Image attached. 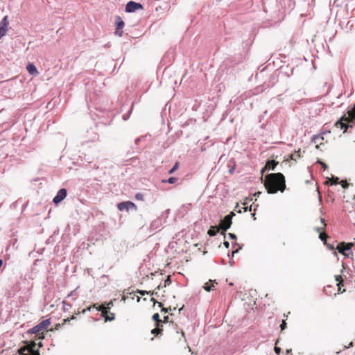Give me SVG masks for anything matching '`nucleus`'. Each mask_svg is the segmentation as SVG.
<instances>
[{"label":"nucleus","mask_w":355,"mask_h":355,"mask_svg":"<svg viewBox=\"0 0 355 355\" xmlns=\"http://www.w3.org/2000/svg\"><path fill=\"white\" fill-rule=\"evenodd\" d=\"M320 164H322L324 170H325L327 168V166L324 163L320 162Z\"/></svg>","instance_id":"nucleus-41"},{"label":"nucleus","mask_w":355,"mask_h":355,"mask_svg":"<svg viewBox=\"0 0 355 355\" xmlns=\"http://www.w3.org/2000/svg\"><path fill=\"white\" fill-rule=\"evenodd\" d=\"M277 164L278 162L274 159L268 160L265 165V169L273 171Z\"/></svg>","instance_id":"nucleus-15"},{"label":"nucleus","mask_w":355,"mask_h":355,"mask_svg":"<svg viewBox=\"0 0 355 355\" xmlns=\"http://www.w3.org/2000/svg\"><path fill=\"white\" fill-rule=\"evenodd\" d=\"M178 180V179L177 178L171 177V178H168L167 180H165V181L164 180L163 182H167V183H169V184H174Z\"/></svg>","instance_id":"nucleus-26"},{"label":"nucleus","mask_w":355,"mask_h":355,"mask_svg":"<svg viewBox=\"0 0 355 355\" xmlns=\"http://www.w3.org/2000/svg\"><path fill=\"white\" fill-rule=\"evenodd\" d=\"M67 189H60L57 195L53 198V200H64L67 196Z\"/></svg>","instance_id":"nucleus-13"},{"label":"nucleus","mask_w":355,"mask_h":355,"mask_svg":"<svg viewBox=\"0 0 355 355\" xmlns=\"http://www.w3.org/2000/svg\"><path fill=\"white\" fill-rule=\"evenodd\" d=\"M143 139H144V137H140L137 138V139H135V144H137H137H139V142L141 140H142Z\"/></svg>","instance_id":"nucleus-38"},{"label":"nucleus","mask_w":355,"mask_h":355,"mask_svg":"<svg viewBox=\"0 0 355 355\" xmlns=\"http://www.w3.org/2000/svg\"><path fill=\"white\" fill-rule=\"evenodd\" d=\"M335 280L337 282L338 291L343 293L345 291V289L341 290V286H343V279L341 275H336Z\"/></svg>","instance_id":"nucleus-14"},{"label":"nucleus","mask_w":355,"mask_h":355,"mask_svg":"<svg viewBox=\"0 0 355 355\" xmlns=\"http://www.w3.org/2000/svg\"><path fill=\"white\" fill-rule=\"evenodd\" d=\"M171 283V276H168L166 279L164 281V286L169 285Z\"/></svg>","instance_id":"nucleus-32"},{"label":"nucleus","mask_w":355,"mask_h":355,"mask_svg":"<svg viewBox=\"0 0 355 355\" xmlns=\"http://www.w3.org/2000/svg\"><path fill=\"white\" fill-rule=\"evenodd\" d=\"M348 114L349 116L353 117V121L355 120V107L352 108L349 112Z\"/></svg>","instance_id":"nucleus-28"},{"label":"nucleus","mask_w":355,"mask_h":355,"mask_svg":"<svg viewBox=\"0 0 355 355\" xmlns=\"http://www.w3.org/2000/svg\"><path fill=\"white\" fill-rule=\"evenodd\" d=\"M100 305H98V304H94L92 306H89L87 307V309H84L82 310L81 313H85L87 311H90L92 307L93 308H95L96 309H97V308Z\"/></svg>","instance_id":"nucleus-25"},{"label":"nucleus","mask_w":355,"mask_h":355,"mask_svg":"<svg viewBox=\"0 0 355 355\" xmlns=\"http://www.w3.org/2000/svg\"><path fill=\"white\" fill-rule=\"evenodd\" d=\"M115 24L116 27H118V29H123L125 26L124 21L120 16L116 17Z\"/></svg>","instance_id":"nucleus-17"},{"label":"nucleus","mask_w":355,"mask_h":355,"mask_svg":"<svg viewBox=\"0 0 355 355\" xmlns=\"http://www.w3.org/2000/svg\"><path fill=\"white\" fill-rule=\"evenodd\" d=\"M252 201H240V202H237L235 207L234 210L238 213H241L242 211L251 212V215L252 217H254L257 208L258 207V205H254V202L251 203ZM255 219V218H254Z\"/></svg>","instance_id":"nucleus-2"},{"label":"nucleus","mask_w":355,"mask_h":355,"mask_svg":"<svg viewBox=\"0 0 355 355\" xmlns=\"http://www.w3.org/2000/svg\"><path fill=\"white\" fill-rule=\"evenodd\" d=\"M159 288H160V286H159H159H157V289H159Z\"/></svg>","instance_id":"nucleus-52"},{"label":"nucleus","mask_w":355,"mask_h":355,"mask_svg":"<svg viewBox=\"0 0 355 355\" xmlns=\"http://www.w3.org/2000/svg\"><path fill=\"white\" fill-rule=\"evenodd\" d=\"M266 171H269L268 169H265V166L261 169V172L263 175Z\"/></svg>","instance_id":"nucleus-42"},{"label":"nucleus","mask_w":355,"mask_h":355,"mask_svg":"<svg viewBox=\"0 0 355 355\" xmlns=\"http://www.w3.org/2000/svg\"><path fill=\"white\" fill-rule=\"evenodd\" d=\"M265 187L268 193H275L278 191L283 192L286 188V181L281 173H270L265 178Z\"/></svg>","instance_id":"nucleus-1"},{"label":"nucleus","mask_w":355,"mask_h":355,"mask_svg":"<svg viewBox=\"0 0 355 355\" xmlns=\"http://www.w3.org/2000/svg\"><path fill=\"white\" fill-rule=\"evenodd\" d=\"M229 236L232 239H236V236L234 234L230 233Z\"/></svg>","instance_id":"nucleus-43"},{"label":"nucleus","mask_w":355,"mask_h":355,"mask_svg":"<svg viewBox=\"0 0 355 355\" xmlns=\"http://www.w3.org/2000/svg\"><path fill=\"white\" fill-rule=\"evenodd\" d=\"M153 319L156 322V325L159 326L162 321L159 319V315L158 313H155L153 315Z\"/></svg>","instance_id":"nucleus-20"},{"label":"nucleus","mask_w":355,"mask_h":355,"mask_svg":"<svg viewBox=\"0 0 355 355\" xmlns=\"http://www.w3.org/2000/svg\"><path fill=\"white\" fill-rule=\"evenodd\" d=\"M138 293H139L141 295L144 296L146 294H149L150 293L151 295H157V292H154L153 291L152 293H150V291L148 292V291H141V290H137V291Z\"/></svg>","instance_id":"nucleus-23"},{"label":"nucleus","mask_w":355,"mask_h":355,"mask_svg":"<svg viewBox=\"0 0 355 355\" xmlns=\"http://www.w3.org/2000/svg\"><path fill=\"white\" fill-rule=\"evenodd\" d=\"M353 199L355 200V196H354Z\"/></svg>","instance_id":"nucleus-53"},{"label":"nucleus","mask_w":355,"mask_h":355,"mask_svg":"<svg viewBox=\"0 0 355 355\" xmlns=\"http://www.w3.org/2000/svg\"><path fill=\"white\" fill-rule=\"evenodd\" d=\"M168 315H167V316H165V317L164 318V322H167V321H168Z\"/></svg>","instance_id":"nucleus-45"},{"label":"nucleus","mask_w":355,"mask_h":355,"mask_svg":"<svg viewBox=\"0 0 355 355\" xmlns=\"http://www.w3.org/2000/svg\"><path fill=\"white\" fill-rule=\"evenodd\" d=\"M162 329L159 327V326H157L156 328L153 329L152 331H151V333L153 334H155V335H158L159 334L162 333Z\"/></svg>","instance_id":"nucleus-24"},{"label":"nucleus","mask_w":355,"mask_h":355,"mask_svg":"<svg viewBox=\"0 0 355 355\" xmlns=\"http://www.w3.org/2000/svg\"><path fill=\"white\" fill-rule=\"evenodd\" d=\"M322 200V198H321L320 196H319V200Z\"/></svg>","instance_id":"nucleus-51"},{"label":"nucleus","mask_w":355,"mask_h":355,"mask_svg":"<svg viewBox=\"0 0 355 355\" xmlns=\"http://www.w3.org/2000/svg\"><path fill=\"white\" fill-rule=\"evenodd\" d=\"M168 310H171V307L169 309L164 308V307L162 308V311L164 312V313H167L168 311Z\"/></svg>","instance_id":"nucleus-39"},{"label":"nucleus","mask_w":355,"mask_h":355,"mask_svg":"<svg viewBox=\"0 0 355 355\" xmlns=\"http://www.w3.org/2000/svg\"><path fill=\"white\" fill-rule=\"evenodd\" d=\"M75 319V317L74 316H72L71 318H68L67 319H64L63 320V322L62 324H58L55 325V329H58L61 326L64 325L67 322H69L71 320H73Z\"/></svg>","instance_id":"nucleus-21"},{"label":"nucleus","mask_w":355,"mask_h":355,"mask_svg":"<svg viewBox=\"0 0 355 355\" xmlns=\"http://www.w3.org/2000/svg\"><path fill=\"white\" fill-rule=\"evenodd\" d=\"M275 353H276L277 354H278V355H279V354H280V352H281V348H280V347H279L275 346Z\"/></svg>","instance_id":"nucleus-37"},{"label":"nucleus","mask_w":355,"mask_h":355,"mask_svg":"<svg viewBox=\"0 0 355 355\" xmlns=\"http://www.w3.org/2000/svg\"><path fill=\"white\" fill-rule=\"evenodd\" d=\"M320 139V137L319 135H313L312 137V141L316 143L318 139ZM321 139H323V137H321Z\"/></svg>","instance_id":"nucleus-34"},{"label":"nucleus","mask_w":355,"mask_h":355,"mask_svg":"<svg viewBox=\"0 0 355 355\" xmlns=\"http://www.w3.org/2000/svg\"><path fill=\"white\" fill-rule=\"evenodd\" d=\"M135 205L132 201H123L118 204V208L120 211L127 210L130 209H135Z\"/></svg>","instance_id":"nucleus-11"},{"label":"nucleus","mask_w":355,"mask_h":355,"mask_svg":"<svg viewBox=\"0 0 355 355\" xmlns=\"http://www.w3.org/2000/svg\"><path fill=\"white\" fill-rule=\"evenodd\" d=\"M261 192H259V193H255L254 196H257V194H259H259H261Z\"/></svg>","instance_id":"nucleus-48"},{"label":"nucleus","mask_w":355,"mask_h":355,"mask_svg":"<svg viewBox=\"0 0 355 355\" xmlns=\"http://www.w3.org/2000/svg\"><path fill=\"white\" fill-rule=\"evenodd\" d=\"M228 167H229V173L232 175L235 170V164H234L232 166H230V164H228Z\"/></svg>","instance_id":"nucleus-30"},{"label":"nucleus","mask_w":355,"mask_h":355,"mask_svg":"<svg viewBox=\"0 0 355 355\" xmlns=\"http://www.w3.org/2000/svg\"><path fill=\"white\" fill-rule=\"evenodd\" d=\"M2 264H3V261L1 259H0V268H1L2 266Z\"/></svg>","instance_id":"nucleus-47"},{"label":"nucleus","mask_w":355,"mask_h":355,"mask_svg":"<svg viewBox=\"0 0 355 355\" xmlns=\"http://www.w3.org/2000/svg\"><path fill=\"white\" fill-rule=\"evenodd\" d=\"M135 198L136 200H143V195L140 193H137L135 195Z\"/></svg>","instance_id":"nucleus-36"},{"label":"nucleus","mask_w":355,"mask_h":355,"mask_svg":"<svg viewBox=\"0 0 355 355\" xmlns=\"http://www.w3.org/2000/svg\"><path fill=\"white\" fill-rule=\"evenodd\" d=\"M321 223L322 224V227H317L315 230L318 232L320 233V235H319V238L322 240V241H324L326 240V239L328 237L327 234L326 233H324V232H322L327 224L325 223V220L324 218H321Z\"/></svg>","instance_id":"nucleus-12"},{"label":"nucleus","mask_w":355,"mask_h":355,"mask_svg":"<svg viewBox=\"0 0 355 355\" xmlns=\"http://www.w3.org/2000/svg\"><path fill=\"white\" fill-rule=\"evenodd\" d=\"M37 344L34 341H31L24 347L18 349L19 355H40L38 349H36Z\"/></svg>","instance_id":"nucleus-4"},{"label":"nucleus","mask_w":355,"mask_h":355,"mask_svg":"<svg viewBox=\"0 0 355 355\" xmlns=\"http://www.w3.org/2000/svg\"><path fill=\"white\" fill-rule=\"evenodd\" d=\"M150 300L154 303V304L157 303L158 306L159 307H162V306H163L162 303V302H158L155 298L152 297Z\"/></svg>","instance_id":"nucleus-35"},{"label":"nucleus","mask_w":355,"mask_h":355,"mask_svg":"<svg viewBox=\"0 0 355 355\" xmlns=\"http://www.w3.org/2000/svg\"><path fill=\"white\" fill-rule=\"evenodd\" d=\"M301 157V150L299 149L297 151H295L293 154L291 155V158L292 159L295 160L296 158H299Z\"/></svg>","instance_id":"nucleus-22"},{"label":"nucleus","mask_w":355,"mask_h":355,"mask_svg":"<svg viewBox=\"0 0 355 355\" xmlns=\"http://www.w3.org/2000/svg\"><path fill=\"white\" fill-rule=\"evenodd\" d=\"M111 306H113V302H108L107 304V306L106 307H110V308Z\"/></svg>","instance_id":"nucleus-44"},{"label":"nucleus","mask_w":355,"mask_h":355,"mask_svg":"<svg viewBox=\"0 0 355 355\" xmlns=\"http://www.w3.org/2000/svg\"><path fill=\"white\" fill-rule=\"evenodd\" d=\"M143 8L142 5L140 3H137L132 1H130L127 3L125 6V12H133L136 10L141 9Z\"/></svg>","instance_id":"nucleus-10"},{"label":"nucleus","mask_w":355,"mask_h":355,"mask_svg":"<svg viewBox=\"0 0 355 355\" xmlns=\"http://www.w3.org/2000/svg\"><path fill=\"white\" fill-rule=\"evenodd\" d=\"M280 328H281V331H283V330H284L286 328V320H282V324L280 325Z\"/></svg>","instance_id":"nucleus-33"},{"label":"nucleus","mask_w":355,"mask_h":355,"mask_svg":"<svg viewBox=\"0 0 355 355\" xmlns=\"http://www.w3.org/2000/svg\"><path fill=\"white\" fill-rule=\"evenodd\" d=\"M353 245L354 244L352 243H345V242H341L337 245L336 249L340 254L348 256L349 252H351V248Z\"/></svg>","instance_id":"nucleus-9"},{"label":"nucleus","mask_w":355,"mask_h":355,"mask_svg":"<svg viewBox=\"0 0 355 355\" xmlns=\"http://www.w3.org/2000/svg\"><path fill=\"white\" fill-rule=\"evenodd\" d=\"M131 112H132V108L129 110V112L127 113V114H125L123 116V119L124 121H126L129 119L130 116V114H131Z\"/></svg>","instance_id":"nucleus-31"},{"label":"nucleus","mask_w":355,"mask_h":355,"mask_svg":"<svg viewBox=\"0 0 355 355\" xmlns=\"http://www.w3.org/2000/svg\"><path fill=\"white\" fill-rule=\"evenodd\" d=\"M234 216V212H231L230 214L227 215L222 220H220L219 223V229L225 232L227 229H229L232 225V219Z\"/></svg>","instance_id":"nucleus-7"},{"label":"nucleus","mask_w":355,"mask_h":355,"mask_svg":"<svg viewBox=\"0 0 355 355\" xmlns=\"http://www.w3.org/2000/svg\"><path fill=\"white\" fill-rule=\"evenodd\" d=\"M51 324V321L49 319L44 320L39 323L37 325L33 327L31 329L28 330V332L31 334H35L39 339H44V332L47 330L49 326Z\"/></svg>","instance_id":"nucleus-3"},{"label":"nucleus","mask_w":355,"mask_h":355,"mask_svg":"<svg viewBox=\"0 0 355 355\" xmlns=\"http://www.w3.org/2000/svg\"><path fill=\"white\" fill-rule=\"evenodd\" d=\"M345 122H353V119H349V117H346L345 115H343L340 120L337 121L335 123V126L337 128H340V129H344V133L347 132V129L349 128H352V125H347Z\"/></svg>","instance_id":"nucleus-6"},{"label":"nucleus","mask_w":355,"mask_h":355,"mask_svg":"<svg viewBox=\"0 0 355 355\" xmlns=\"http://www.w3.org/2000/svg\"><path fill=\"white\" fill-rule=\"evenodd\" d=\"M244 200H252V198L249 199V198L245 197Z\"/></svg>","instance_id":"nucleus-49"},{"label":"nucleus","mask_w":355,"mask_h":355,"mask_svg":"<svg viewBox=\"0 0 355 355\" xmlns=\"http://www.w3.org/2000/svg\"><path fill=\"white\" fill-rule=\"evenodd\" d=\"M60 202V201H58V200L54 201V202H55V204H58V202Z\"/></svg>","instance_id":"nucleus-50"},{"label":"nucleus","mask_w":355,"mask_h":355,"mask_svg":"<svg viewBox=\"0 0 355 355\" xmlns=\"http://www.w3.org/2000/svg\"><path fill=\"white\" fill-rule=\"evenodd\" d=\"M219 227H211L209 230H208V234L209 236H215L217 233V232L219 230Z\"/></svg>","instance_id":"nucleus-19"},{"label":"nucleus","mask_w":355,"mask_h":355,"mask_svg":"<svg viewBox=\"0 0 355 355\" xmlns=\"http://www.w3.org/2000/svg\"><path fill=\"white\" fill-rule=\"evenodd\" d=\"M178 166H179V163L175 162L174 166H173V168L171 169H170V171H168V173L172 174L173 173H174L178 169Z\"/></svg>","instance_id":"nucleus-27"},{"label":"nucleus","mask_w":355,"mask_h":355,"mask_svg":"<svg viewBox=\"0 0 355 355\" xmlns=\"http://www.w3.org/2000/svg\"><path fill=\"white\" fill-rule=\"evenodd\" d=\"M38 346H39V347H42L43 346L42 343V342H40V343H38Z\"/></svg>","instance_id":"nucleus-46"},{"label":"nucleus","mask_w":355,"mask_h":355,"mask_svg":"<svg viewBox=\"0 0 355 355\" xmlns=\"http://www.w3.org/2000/svg\"><path fill=\"white\" fill-rule=\"evenodd\" d=\"M223 244L227 248H228L230 246V243L228 241H225Z\"/></svg>","instance_id":"nucleus-40"},{"label":"nucleus","mask_w":355,"mask_h":355,"mask_svg":"<svg viewBox=\"0 0 355 355\" xmlns=\"http://www.w3.org/2000/svg\"><path fill=\"white\" fill-rule=\"evenodd\" d=\"M326 184H329L331 187L340 184L341 187L343 189L348 188L349 185V184L346 180H342L340 182L339 178L338 177H332L331 178H327V180H326Z\"/></svg>","instance_id":"nucleus-8"},{"label":"nucleus","mask_w":355,"mask_h":355,"mask_svg":"<svg viewBox=\"0 0 355 355\" xmlns=\"http://www.w3.org/2000/svg\"><path fill=\"white\" fill-rule=\"evenodd\" d=\"M116 35H118L119 37H121L123 35V29H118V27H116V30L114 32Z\"/></svg>","instance_id":"nucleus-29"},{"label":"nucleus","mask_w":355,"mask_h":355,"mask_svg":"<svg viewBox=\"0 0 355 355\" xmlns=\"http://www.w3.org/2000/svg\"><path fill=\"white\" fill-rule=\"evenodd\" d=\"M203 288L208 292L213 291L214 288V285L212 283L211 280H209V282H206L203 286Z\"/></svg>","instance_id":"nucleus-18"},{"label":"nucleus","mask_w":355,"mask_h":355,"mask_svg":"<svg viewBox=\"0 0 355 355\" xmlns=\"http://www.w3.org/2000/svg\"><path fill=\"white\" fill-rule=\"evenodd\" d=\"M110 307H105L102 304L97 308V310L101 312V316L105 318V322L112 321L115 318L114 313L110 311Z\"/></svg>","instance_id":"nucleus-5"},{"label":"nucleus","mask_w":355,"mask_h":355,"mask_svg":"<svg viewBox=\"0 0 355 355\" xmlns=\"http://www.w3.org/2000/svg\"><path fill=\"white\" fill-rule=\"evenodd\" d=\"M26 69L31 75L35 76L38 73L36 67L33 63L28 64L26 66Z\"/></svg>","instance_id":"nucleus-16"}]
</instances>
